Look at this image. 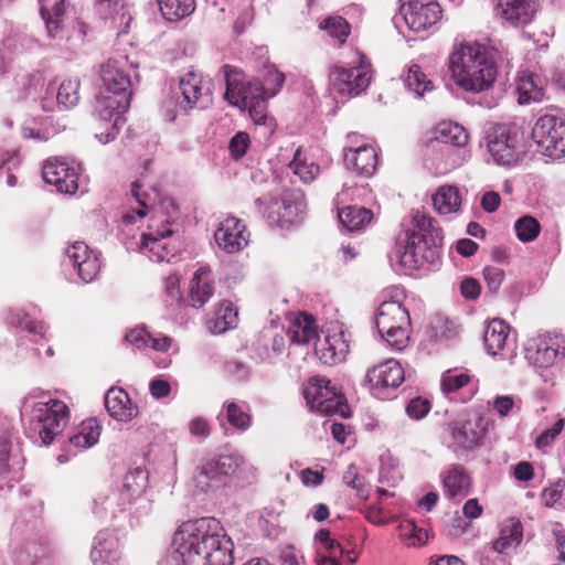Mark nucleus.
<instances>
[{"label": "nucleus", "instance_id": "obj_38", "mask_svg": "<svg viewBox=\"0 0 565 565\" xmlns=\"http://www.w3.org/2000/svg\"><path fill=\"white\" fill-rule=\"evenodd\" d=\"M207 328L213 334H222L225 331L235 328L237 324V311L232 302L221 303L214 316L206 322Z\"/></svg>", "mask_w": 565, "mask_h": 565}, {"label": "nucleus", "instance_id": "obj_6", "mask_svg": "<svg viewBox=\"0 0 565 565\" xmlns=\"http://www.w3.org/2000/svg\"><path fill=\"white\" fill-rule=\"evenodd\" d=\"M524 358L541 376L554 377L565 373V334L544 333L531 338L524 345Z\"/></svg>", "mask_w": 565, "mask_h": 565}, {"label": "nucleus", "instance_id": "obj_64", "mask_svg": "<svg viewBox=\"0 0 565 565\" xmlns=\"http://www.w3.org/2000/svg\"><path fill=\"white\" fill-rule=\"evenodd\" d=\"M343 482L355 489L359 493L364 492V479L359 475L358 467L355 465H350L347 471L343 475Z\"/></svg>", "mask_w": 565, "mask_h": 565}, {"label": "nucleus", "instance_id": "obj_21", "mask_svg": "<svg viewBox=\"0 0 565 565\" xmlns=\"http://www.w3.org/2000/svg\"><path fill=\"white\" fill-rule=\"evenodd\" d=\"M215 242L228 254L242 250L248 243L249 234L245 224L235 217L224 220L214 233Z\"/></svg>", "mask_w": 565, "mask_h": 565}, {"label": "nucleus", "instance_id": "obj_22", "mask_svg": "<svg viewBox=\"0 0 565 565\" xmlns=\"http://www.w3.org/2000/svg\"><path fill=\"white\" fill-rule=\"evenodd\" d=\"M487 426L488 419L481 415L456 422L451 431L455 445L463 449L479 447L483 441Z\"/></svg>", "mask_w": 565, "mask_h": 565}, {"label": "nucleus", "instance_id": "obj_35", "mask_svg": "<svg viewBox=\"0 0 565 565\" xmlns=\"http://www.w3.org/2000/svg\"><path fill=\"white\" fill-rule=\"evenodd\" d=\"M433 138L441 143L454 147H463L468 142V134L466 129L452 121H441L433 130Z\"/></svg>", "mask_w": 565, "mask_h": 565}, {"label": "nucleus", "instance_id": "obj_59", "mask_svg": "<svg viewBox=\"0 0 565 565\" xmlns=\"http://www.w3.org/2000/svg\"><path fill=\"white\" fill-rule=\"evenodd\" d=\"M565 419L559 418L551 428L545 429L542 434H540L536 438V447L540 449H544L550 447L556 437L562 433L564 428Z\"/></svg>", "mask_w": 565, "mask_h": 565}, {"label": "nucleus", "instance_id": "obj_45", "mask_svg": "<svg viewBox=\"0 0 565 565\" xmlns=\"http://www.w3.org/2000/svg\"><path fill=\"white\" fill-rule=\"evenodd\" d=\"M289 168L303 183L312 182L320 172V167L313 161H309L301 148L296 150Z\"/></svg>", "mask_w": 565, "mask_h": 565}, {"label": "nucleus", "instance_id": "obj_8", "mask_svg": "<svg viewBox=\"0 0 565 565\" xmlns=\"http://www.w3.org/2000/svg\"><path fill=\"white\" fill-rule=\"evenodd\" d=\"M70 420L67 405L60 399L34 403L29 415L30 430L42 445H50Z\"/></svg>", "mask_w": 565, "mask_h": 565}, {"label": "nucleus", "instance_id": "obj_58", "mask_svg": "<svg viewBox=\"0 0 565 565\" xmlns=\"http://www.w3.org/2000/svg\"><path fill=\"white\" fill-rule=\"evenodd\" d=\"M482 274L489 291L497 292L504 280V270L497 266H486Z\"/></svg>", "mask_w": 565, "mask_h": 565}, {"label": "nucleus", "instance_id": "obj_63", "mask_svg": "<svg viewBox=\"0 0 565 565\" xmlns=\"http://www.w3.org/2000/svg\"><path fill=\"white\" fill-rule=\"evenodd\" d=\"M150 333L145 328L130 330L125 340L137 349L148 348Z\"/></svg>", "mask_w": 565, "mask_h": 565}, {"label": "nucleus", "instance_id": "obj_19", "mask_svg": "<svg viewBox=\"0 0 565 565\" xmlns=\"http://www.w3.org/2000/svg\"><path fill=\"white\" fill-rule=\"evenodd\" d=\"M43 180L56 188L61 193L73 194L78 189L79 166L49 159L42 169Z\"/></svg>", "mask_w": 565, "mask_h": 565}, {"label": "nucleus", "instance_id": "obj_11", "mask_svg": "<svg viewBox=\"0 0 565 565\" xmlns=\"http://www.w3.org/2000/svg\"><path fill=\"white\" fill-rule=\"evenodd\" d=\"M209 88L205 87L201 75L194 72L186 73L181 77L179 92L164 104V118L172 122L180 114H186L194 107H203L209 102Z\"/></svg>", "mask_w": 565, "mask_h": 565}, {"label": "nucleus", "instance_id": "obj_24", "mask_svg": "<svg viewBox=\"0 0 565 565\" xmlns=\"http://www.w3.org/2000/svg\"><path fill=\"white\" fill-rule=\"evenodd\" d=\"M105 407L114 419L118 422H130L137 417L139 409L134 404L128 393L120 387H111L105 394Z\"/></svg>", "mask_w": 565, "mask_h": 565}, {"label": "nucleus", "instance_id": "obj_40", "mask_svg": "<svg viewBox=\"0 0 565 565\" xmlns=\"http://www.w3.org/2000/svg\"><path fill=\"white\" fill-rule=\"evenodd\" d=\"M102 427L94 418L84 420L78 431L70 437V446L79 449H87L97 444L100 436Z\"/></svg>", "mask_w": 565, "mask_h": 565}, {"label": "nucleus", "instance_id": "obj_29", "mask_svg": "<svg viewBox=\"0 0 565 565\" xmlns=\"http://www.w3.org/2000/svg\"><path fill=\"white\" fill-rule=\"evenodd\" d=\"M497 9L504 20L518 25L532 21L536 4L532 0H498Z\"/></svg>", "mask_w": 565, "mask_h": 565}, {"label": "nucleus", "instance_id": "obj_42", "mask_svg": "<svg viewBox=\"0 0 565 565\" xmlns=\"http://www.w3.org/2000/svg\"><path fill=\"white\" fill-rule=\"evenodd\" d=\"M519 104L540 102L543 98V89L540 79L530 72H522L518 81Z\"/></svg>", "mask_w": 565, "mask_h": 565}, {"label": "nucleus", "instance_id": "obj_1", "mask_svg": "<svg viewBox=\"0 0 565 565\" xmlns=\"http://www.w3.org/2000/svg\"><path fill=\"white\" fill-rule=\"evenodd\" d=\"M234 544L215 518L182 523L160 565H233Z\"/></svg>", "mask_w": 565, "mask_h": 565}, {"label": "nucleus", "instance_id": "obj_60", "mask_svg": "<svg viewBox=\"0 0 565 565\" xmlns=\"http://www.w3.org/2000/svg\"><path fill=\"white\" fill-rule=\"evenodd\" d=\"M249 146V136L246 132H237L230 141V151L234 159L243 158Z\"/></svg>", "mask_w": 565, "mask_h": 565}, {"label": "nucleus", "instance_id": "obj_23", "mask_svg": "<svg viewBox=\"0 0 565 565\" xmlns=\"http://www.w3.org/2000/svg\"><path fill=\"white\" fill-rule=\"evenodd\" d=\"M90 559L94 565H126L117 537L108 531L99 532L95 536Z\"/></svg>", "mask_w": 565, "mask_h": 565}, {"label": "nucleus", "instance_id": "obj_36", "mask_svg": "<svg viewBox=\"0 0 565 565\" xmlns=\"http://www.w3.org/2000/svg\"><path fill=\"white\" fill-rule=\"evenodd\" d=\"M287 334L290 341L296 344H308L318 338L312 317L305 312L296 317Z\"/></svg>", "mask_w": 565, "mask_h": 565}, {"label": "nucleus", "instance_id": "obj_32", "mask_svg": "<svg viewBox=\"0 0 565 565\" xmlns=\"http://www.w3.org/2000/svg\"><path fill=\"white\" fill-rule=\"evenodd\" d=\"M192 482L196 493L205 494L214 492L226 486L210 458L204 459L196 467L192 477Z\"/></svg>", "mask_w": 565, "mask_h": 565}, {"label": "nucleus", "instance_id": "obj_12", "mask_svg": "<svg viewBox=\"0 0 565 565\" xmlns=\"http://www.w3.org/2000/svg\"><path fill=\"white\" fill-rule=\"evenodd\" d=\"M487 148L494 162L500 166H512L524 153L518 129L504 124L493 125L489 129Z\"/></svg>", "mask_w": 565, "mask_h": 565}, {"label": "nucleus", "instance_id": "obj_34", "mask_svg": "<svg viewBox=\"0 0 565 565\" xmlns=\"http://www.w3.org/2000/svg\"><path fill=\"white\" fill-rule=\"evenodd\" d=\"M338 217L341 225L347 231L355 232L363 230L371 223L373 213L371 210L363 206L349 205L338 209Z\"/></svg>", "mask_w": 565, "mask_h": 565}, {"label": "nucleus", "instance_id": "obj_39", "mask_svg": "<svg viewBox=\"0 0 565 565\" xmlns=\"http://www.w3.org/2000/svg\"><path fill=\"white\" fill-rule=\"evenodd\" d=\"M21 465L19 447L8 438H0V481L7 479L11 470L20 468ZM0 489H3L2 482H0Z\"/></svg>", "mask_w": 565, "mask_h": 565}, {"label": "nucleus", "instance_id": "obj_56", "mask_svg": "<svg viewBox=\"0 0 565 565\" xmlns=\"http://www.w3.org/2000/svg\"><path fill=\"white\" fill-rule=\"evenodd\" d=\"M469 380L470 377L466 373L447 371L441 377V390L445 394L457 392L469 382Z\"/></svg>", "mask_w": 565, "mask_h": 565}, {"label": "nucleus", "instance_id": "obj_41", "mask_svg": "<svg viewBox=\"0 0 565 565\" xmlns=\"http://www.w3.org/2000/svg\"><path fill=\"white\" fill-rule=\"evenodd\" d=\"M148 473L137 468L125 475L121 484L119 486L127 494L135 500V502L147 503L148 500L142 497V493L147 487Z\"/></svg>", "mask_w": 565, "mask_h": 565}, {"label": "nucleus", "instance_id": "obj_9", "mask_svg": "<svg viewBox=\"0 0 565 565\" xmlns=\"http://www.w3.org/2000/svg\"><path fill=\"white\" fill-rule=\"evenodd\" d=\"M379 334L393 349L401 351L408 344L411 318L408 311L397 301L383 302L376 315Z\"/></svg>", "mask_w": 565, "mask_h": 565}, {"label": "nucleus", "instance_id": "obj_48", "mask_svg": "<svg viewBox=\"0 0 565 565\" xmlns=\"http://www.w3.org/2000/svg\"><path fill=\"white\" fill-rule=\"evenodd\" d=\"M223 411L225 413L227 422L234 428L245 431L252 425V416L245 411L243 404H238L235 402H225L223 405Z\"/></svg>", "mask_w": 565, "mask_h": 565}, {"label": "nucleus", "instance_id": "obj_57", "mask_svg": "<svg viewBox=\"0 0 565 565\" xmlns=\"http://www.w3.org/2000/svg\"><path fill=\"white\" fill-rule=\"evenodd\" d=\"M269 96L267 95H260L255 100L250 102V104H247L242 109H247L249 111V115L253 119V121L256 125H264L266 122L267 118V106L266 100Z\"/></svg>", "mask_w": 565, "mask_h": 565}, {"label": "nucleus", "instance_id": "obj_50", "mask_svg": "<svg viewBox=\"0 0 565 565\" xmlns=\"http://www.w3.org/2000/svg\"><path fill=\"white\" fill-rule=\"evenodd\" d=\"M210 460L225 484L228 478L232 477L244 462L243 457L236 452L220 455L218 457L210 458Z\"/></svg>", "mask_w": 565, "mask_h": 565}, {"label": "nucleus", "instance_id": "obj_17", "mask_svg": "<svg viewBox=\"0 0 565 565\" xmlns=\"http://www.w3.org/2000/svg\"><path fill=\"white\" fill-rule=\"evenodd\" d=\"M399 15L412 31L420 32L440 20L441 9L435 0H402Z\"/></svg>", "mask_w": 565, "mask_h": 565}, {"label": "nucleus", "instance_id": "obj_28", "mask_svg": "<svg viewBox=\"0 0 565 565\" xmlns=\"http://www.w3.org/2000/svg\"><path fill=\"white\" fill-rule=\"evenodd\" d=\"M349 349V334L341 330L327 334L317 351L323 363L335 364L345 360Z\"/></svg>", "mask_w": 565, "mask_h": 565}, {"label": "nucleus", "instance_id": "obj_10", "mask_svg": "<svg viewBox=\"0 0 565 565\" xmlns=\"http://www.w3.org/2000/svg\"><path fill=\"white\" fill-rule=\"evenodd\" d=\"M371 78V65L361 53H356L352 66L333 65L329 72L331 89L344 98L360 95L369 87Z\"/></svg>", "mask_w": 565, "mask_h": 565}, {"label": "nucleus", "instance_id": "obj_25", "mask_svg": "<svg viewBox=\"0 0 565 565\" xmlns=\"http://www.w3.org/2000/svg\"><path fill=\"white\" fill-rule=\"evenodd\" d=\"M344 163L348 169L358 174L370 177L376 169L377 153L373 147L367 145L350 147L344 152Z\"/></svg>", "mask_w": 565, "mask_h": 565}, {"label": "nucleus", "instance_id": "obj_16", "mask_svg": "<svg viewBox=\"0 0 565 565\" xmlns=\"http://www.w3.org/2000/svg\"><path fill=\"white\" fill-rule=\"evenodd\" d=\"M257 211L263 214L269 225L278 227H288L301 221V206L289 198L278 200L271 193L255 200Z\"/></svg>", "mask_w": 565, "mask_h": 565}, {"label": "nucleus", "instance_id": "obj_33", "mask_svg": "<svg viewBox=\"0 0 565 565\" xmlns=\"http://www.w3.org/2000/svg\"><path fill=\"white\" fill-rule=\"evenodd\" d=\"M522 539L523 527L520 520L511 518L503 523L500 535L493 542L492 548L499 554H509L521 544Z\"/></svg>", "mask_w": 565, "mask_h": 565}, {"label": "nucleus", "instance_id": "obj_55", "mask_svg": "<svg viewBox=\"0 0 565 565\" xmlns=\"http://www.w3.org/2000/svg\"><path fill=\"white\" fill-rule=\"evenodd\" d=\"M164 301L167 307H178L182 301V294L180 290V276L178 274H170L164 279Z\"/></svg>", "mask_w": 565, "mask_h": 565}, {"label": "nucleus", "instance_id": "obj_37", "mask_svg": "<svg viewBox=\"0 0 565 565\" xmlns=\"http://www.w3.org/2000/svg\"><path fill=\"white\" fill-rule=\"evenodd\" d=\"M443 483L450 499L460 500L469 493L470 479L460 467H452L445 476Z\"/></svg>", "mask_w": 565, "mask_h": 565}, {"label": "nucleus", "instance_id": "obj_15", "mask_svg": "<svg viewBox=\"0 0 565 565\" xmlns=\"http://www.w3.org/2000/svg\"><path fill=\"white\" fill-rule=\"evenodd\" d=\"M223 71L226 83L225 98L231 105L243 108L264 95L260 83L247 76L243 71L230 65L223 66Z\"/></svg>", "mask_w": 565, "mask_h": 565}, {"label": "nucleus", "instance_id": "obj_4", "mask_svg": "<svg viewBox=\"0 0 565 565\" xmlns=\"http://www.w3.org/2000/svg\"><path fill=\"white\" fill-rule=\"evenodd\" d=\"M449 68L457 85L475 93L488 89L497 76L495 63L488 49L478 42L455 46L449 56Z\"/></svg>", "mask_w": 565, "mask_h": 565}, {"label": "nucleus", "instance_id": "obj_53", "mask_svg": "<svg viewBox=\"0 0 565 565\" xmlns=\"http://www.w3.org/2000/svg\"><path fill=\"white\" fill-rule=\"evenodd\" d=\"M514 230L521 242H531L540 234L541 226L536 218L525 215L515 222Z\"/></svg>", "mask_w": 565, "mask_h": 565}, {"label": "nucleus", "instance_id": "obj_2", "mask_svg": "<svg viewBox=\"0 0 565 565\" xmlns=\"http://www.w3.org/2000/svg\"><path fill=\"white\" fill-rule=\"evenodd\" d=\"M127 68L128 57L124 54H116L100 65L102 86L95 105L98 120L95 137L104 145L117 137L125 124L124 114L130 106L131 83Z\"/></svg>", "mask_w": 565, "mask_h": 565}, {"label": "nucleus", "instance_id": "obj_46", "mask_svg": "<svg viewBox=\"0 0 565 565\" xmlns=\"http://www.w3.org/2000/svg\"><path fill=\"white\" fill-rule=\"evenodd\" d=\"M405 86L415 93L416 96H424L426 92L433 90V82L427 78V76L423 73L422 68L417 64H413L409 66L405 77H404Z\"/></svg>", "mask_w": 565, "mask_h": 565}, {"label": "nucleus", "instance_id": "obj_62", "mask_svg": "<svg viewBox=\"0 0 565 565\" xmlns=\"http://www.w3.org/2000/svg\"><path fill=\"white\" fill-rule=\"evenodd\" d=\"M430 411V403L427 399L417 397L409 402L406 413L411 418L422 419Z\"/></svg>", "mask_w": 565, "mask_h": 565}, {"label": "nucleus", "instance_id": "obj_49", "mask_svg": "<svg viewBox=\"0 0 565 565\" xmlns=\"http://www.w3.org/2000/svg\"><path fill=\"white\" fill-rule=\"evenodd\" d=\"M319 28L326 31L330 38L335 39L339 44H343L350 35V24L340 15L324 18Z\"/></svg>", "mask_w": 565, "mask_h": 565}, {"label": "nucleus", "instance_id": "obj_52", "mask_svg": "<svg viewBox=\"0 0 565 565\" xmlns=\"http://www.w3.org/2000/svg\"><path fill=\"white\" fill-rule=\"evenodd\" d=\"M401 537L408 546L424 545L428 540V532L418 527L413 521L406 520L399 525Z\"/></svg>", "mask_w": 565, "mask_h": 565}, {"label": "nucleus", "instance_id": "obj_13", "mask_svg": "<svg viewBox=\"0 0 565 565\" xmlns=\"http://www.w3.org/2000/svg\"><path fill=\"white\" fill-rule=\"evenodd\" d=\"M303 395L312 411L324 415L339 414L342 417L349 415L344 396L331 385L328 379L312 377L305 386Z\"/></svg>", "mask_w": 565, "mask_h": 565}, {"label": "nucleus", "instance_id": "obj_47", "mask_svg": "<svg viewBox=\"0 0 565 565\" xmlns=\"http://www.w3.org/2000/svg\"><path fill=\"white\" fill-rule=\"evenodd\" d=\"M79 85L78 78H66L61 82L56 93V103L60 108L67 109L77 105Z\"/></svg>", "mask_w": 565, "mask_h": 565}, {"label": "nucleus", "instance_id": "obj_5", "mask_svg": "<svg viewBox=\"0 0 565 565\" xmlns=\"http://www.w3.org/2000/svg\"><path fill=\"white\" fill-rule=\"evenodd\" d=\"M414 228L406 233L404 246L397 249L398 262L406 269H419L439 259V230L426 215L414 216Z\"/></svg>", "mask_w": 565, "mask_h": 565}, {"label": "nucleus", "instance_id": "obj_61", "mask_svg": "<svg viewBox=\"0 0 565 565\" xmlns=\"http://www.w3.org/2000/svg\"><path fill=\"white\" fill-rule=\"evenodd\" d=\"M431 331L438 340H449L456 334L454 323L444 318H437L431 323Z\"/></svg>", "mask_w": 565, "mask_h": 565}, {"label": "nucleus", "instance_id": "obj_31", "mask_svg": "<svg viewBox=\"0 0 565 565\" xmlns=\"http://www.w3.org/2000/svg\"><path fill=\"white\" fill-rule=\"evenodd\" d=\"M484 345L491 355L503 354L504 349L513 348L510 327L500 319H493L487 326L483 335Z\"/></svg>", "mask_w": 565, "mask_h": 565}, {"label": "nucleus", "instance_id": "obj_30", "mask_svg": "<svg viewBox=\"0 0 565 565\" xmlns=\"http://www.w3.org/2000/svg\"><path fill=\"white\" fill-rule=\"evenodd\" d=\"M96 11L104 20H110L118 29L117 34L128 32L132 17L124 0H96Z\"/></svg>", "mask_w": 565, "mask_h": 565}, {"label": "nucleus", "instance_id": "obj_51", "mask_svg": "<svg viewBox=\"0 0 565 565\" xmlns=\"http://www.w3.org/2000/svg\"><path fill=\"white\" fill-rule=\"evenodd\" d=\"M262 74L264 83H260V86H263L264 95L276 96L284 85L285 75L274 64L264 65Z\"/></svg>", "mask_w": 565, "mask_h": 565}, {"label": "nucleus", "instance_id": "obj_3", "mask_svg": "<svg viewBox=\"0 0 565 565\" xmlns=\"http://www.w3.org/2000/svg\"><path fill=\"white\" fill-rule=\"evenodd\" d=\"M145 184L141 181H135L131 185V194L140 209L136 211L139 217L147 215L150 207L159 202L161 216L151 220L148 232L141 236L139 244L140 253L147 255L150 259L157 262H170L174 257L178 247L167 239L179 232V207L171 198H161L156 189L151 193L142 191Z\"/></svg>", "mask_w": 565, "mask_h": 565}, {"label": "nucleus", "instance_id": "obj_7", "mask_svg": "<svg viewBox=\"0 0 565 565\" xmlns=\"http://www.w3.org/2000/svg\"><path fill=\"white\" fill-rule=\"evenodd\" d=\"M39 2L49 36L56 40L62 49L73 51L78 47L86 35L85 24L64 23L65 0H40Z\"/></svg>", "mask_w": 565, "mask_h": 565}, {"label": "nucleus", "instance_id": "obj_18", "mask_svg": "<svg viewBox=\"0 0 565 565\" xmlns=\"http://www.w3.org/2000/svg\"><path fill=\"white\" fill-rule=\"evenodd\" d=\"M404 377L405 374L401 363L395 359H387L369 369L365 380L372 394L383 397L385 390L398 387Z\"/></svg>", "mask_w": 565, "mask_h": 565}, {"label": "nucleus", "instance_id": "obj_54", "mask_svg": "<svg viewBox=\"0 0 565 565\" xmlns=\"http://www.w3.org/2000/svg\"><path fill=\"white\" fill-rule=\"evenodd\" d=\"M8 322L29 332L44 335L46 326L41 321L31 320L23 311H11L8 317Z\"/></svg>", "mask_w": 565, "mask_h": 565}, {"label": "nucleus", "instance_id": "obj_44", "mask_svg": "<svg viewBox=\"0 0 565 565\" xmlns=\"http://www.w3.org/2000/svg\"><path fill=\"white\" fill-rule=\"evenodd\" d=\"M163 18L167 21L175 22L193 13L194 0H158Z\"/></svg>", "mask_w": 565, "mask_h": 565}, {"label": "nucleus", "instance_id": "obj_27", "mask_svg": "<svg viewBox=\"0 0 565 565\" xmlns=\"http://www.w3.org/2000/svg\"><path fill=\"white\" fill-rule=\"evenodd\" d=\"M214 294V280L211 268L206 265L200 266L190 281L189 299L194 308H202Z\"/></svg>", "mask_w": 565, "mask_h": 565}, {"label": "nucleus", "instance_id": "obj_14", "mask_svg": "<svg viewBox=\"0 0 565 565\" xmlns=\"http://www.w3.org/2000/svg\"><path fill=\"white\" fill-rule=\"evenodd\" d=\"M532 138L545 156L553 159L565 156V121L562 118L541 116L532 128Z\"/></svg>", "mask_w": 565, "mask_h": 565}, {"label": "nucleus", "instance_id": "obj_26", "mask_svg": "<svg viewBox=\"0 0 565 565\" xmlns=\"http://www.w3.org/2000/svg\"><path fill=\"white\" fill-rule=\"evenodd\" d=\"M136 504L135 500L130 498L120 487L113 489L107 494H99L94 499L93 512L99 518L105 519L115 515L116 512L126 511L129 507Z\"/></svg>", "mask_w": 565, "mask_h": 565}, {"label": "nucleus", "instance_id": "obj_20", "mask_svg": "<svg viewBox=\"0 0 565 565\" xmlns=\"http://www.w3.org/2000/svg\"><path fill=\"white\" fill-rule=\"evenodd\" d=\"M67 263L84 282L93 281L100 269L97 254L84 242H75L65 252Z\"/></svg>", "mask_w": 565, "mask_h": 565}, {"label": "nucleus", "instance_id": "obj_43", "mask_svg": "<svg viewBox=\"0 0 565 565\" xmlns=\"http://www.w3.org/2000/svg\"><path fill=\"white\" fill-rule=\"evenodd\" d=\"M433 203L439 214L454 213L461 204L459 190L452 185L440 186L433 196Z\"/></svg>", "mask_w": 565, "mask_h": 565}]
</instances>
